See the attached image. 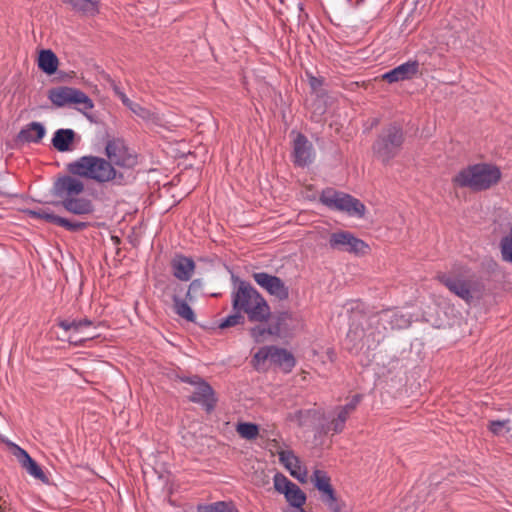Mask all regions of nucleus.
Returning <instances> with one entry per match:
<instances>
[{
  "instance_id": "obj_14",
  "label": "nucleus",
  "mask_w": 512,
  "mask_h": 512,
  "mask_svg": "<svg viewBox=\"0 0 512 512\" xmlns=\"http://www.w3.org/2000/svg\"><path fill=\"white\" fill-rule=\"evenodd\" d=\"M93 325V322L87 318L80 319V320H63L59 323V326L65 330L66 332H70L69 335V342L80 346L83 345V343L86 340H90L94 337V335L87 334L83 337L78 338L77 335L81 334L85 331L86 328L91 327Z\"/></svg>"
},
{
  "instance_id": "obj_33",
  "label": "nucleus",
  "mask_w": 512,
  "mask_h": 512,
  "mask_svg": "<svg viewBox=\"0 0 512 512\" xmlns=\"http://www.w3.org/2000/svg\"><path fill=\"white\" fill-rule=\"evenodd\" d=\"M285 498L292 506L291 509H303L302 506L306 501L305 493L296 484L292 485V488L287 491Z\"/></svg>"
},
{
  "instance_id": "obj_32",
  "label": "nucleus",
  "mask_w": 512,
  "mask_h": 512,
  "mask_svg": "<svg viewBox=\"0 0 512 512\" xmlns=\"http://www.w3.org/2000/svg\"><path fill=\"white\" fill-rule=\"evenodd\" d=\"M250 334L256 342L260 343V342H264L266 340L267 336H271V335L278 336L279 328L275 325H268L267 327L258 325V326L251 328Z\"/></svg>"
},
{
  "instance_id": "obj_45",
  "label": "nucleus",
  "mask_w": 512,
  "mask_h": 512,
  "mask_svg": "<svg viewBox=\"0 0 512 512\" xmlns=\"http://www.w3.org/2000/svg\"><path fill=\"white\" fill-rule=\"evenodd\" d=\"M309 84L313 90H318L322 86V80L310 75L309 76Z\"/></svg>"
},
{
  "instance_id": "obj_23",
  "label": "nucleus",
  "mask_w": 512,
  "mask_h": 512,
  "mask_svg": "<svg viewBox=\"0 0 512 512\" xmlns=\"http://www.w3.org/2000/svg\"><path fill=\"white\" fill-rule=\"evenodd\" d=\"M22 467L34 478L39 480H45L46 476L41 467L33 460L30 455L22 448L17 447L15 453Z\"/></svg>"
},
{
  "instance_id": "obj_20",
  "label": "nucleus",
  "mask_w": 512,
  "mask_h": 512,
  "mask_svg": "<svg viewBox=\"0 0 512 512\" xmlns=\"http://www.w3.org/2000/svg\"><path fill=\"white\" fill-rule=\"evenodd\" d=\"M378 316L384 329H405L411 324L410 316L396 310H384L381 311Z\"/></svg>"
},
{
  "instance_id": "obj_17",
  "label": "nucleus",
  "mask_w": 512,
  "mask_h": 512,
  "mask_svg": "<svg viewBox=\"0 0 512 512\" xmlns=\"http://www.w3.org/2000/svg\"><path fill=\"white\" fill-rule=\"evenodd\" d=\"M195 267L193 259L183 255H175L170 261L173 276L183 282H187L192 278Z\"/></svg>"
},
{
  "instance_id": "obj_16",
  "label": "nucleus",
  "mask_w": 512,
  "mask_h": 512,
  "mask_svg": "<svg viewBox=\"0 0 512 512\" xmlns=\"http://www.w3.org/2000/svg\"><path fill=\"white\" fill-rule=\"evenodd\" d=\"M294 163L300 167H304L312 163L314 159L313 145L302 134H298L294 140Z\"/></svg>"
},
{
  "instance_id": "obj_4",
  "label": "nucleus",
  "mask_w": 512,
  "mask_h": 512,
  "mask_svg": "<svg viewBox=\"0 0 512 512\" xmlns=\"http://www.w3.org/2000/svg\"><path fill=\"white\" fill-rule=\"evenodd\" d=\"M437 279L451 293L464 300L467 304L472 303L474 299H479L483 291L482 283L475 275L469 272L439 273Z\"/></svg>"
},
{
  "instance_id": "obj_38",
  "label": "nucleus",
  "mask_w": 512,
  "mask_h": 512,
  "mask_svg": "<svg viewBox=\"0 0 512 512\" xmlns=\"http://www.w3.org/2000/svg\"><path fill=\"white\" fill-rule=\"evenodd\" d=\"M500 248L503 260L512 263V227L510 233L501 239Z\"/></svg>"
},
{
  "instance_id": "obj_44",
  "label": "nucleus",
  "mask_w": 512,
  "mask_h": 512,
  "mask_svg": "<svg viewBox=\"0 0 512 512\" xmlns=\"http://www.w3.org/2000/svg\"><path fill=\"white\" fill-rule=\"evenodd\" d=\"M114 90V93L119 97V99L122 101V103L128 107V105H130V103L132 102L127 96L126 94L118 87V86H114L113 88Z\"/></svg>"
},
{
  "instance_id": "obj_1",
  "label": "nucleus",
  "mask_w": 512,
  "mask_h": 512,
  "mask_svg": "<svg viewBox=\"0 0 512 512\" xmlns=\"http://www.w3.org/2000/svg\"><path fill=\"white\" fill-rule=\"evenodd\" d=\"M233 311L246 314L249 321L263 323L270 319L271 310L265 298L249 283L241 281L232 293Z\"/></svg>"
},
{
  "instance_id": "obj_30",
  "label": "nucleus",
  "mask_w": 512,
  "mask_h": 512,
  "mask_svg": "<svg viewBox=\"0 0 512 512\" xmlns=\"http://www.w3.org/2000/svg\"><path fill=\"white\" fill-rule=\"evenodd\" d=\"M136 116L146 122L156 123L159 121L158 114L150 108L144 107L139 103L131 102L127 107Z\"/></svg>"
},
{
  "instance_id": "obj_13",
  "label": "nucleus",
  "mask_w": 512,
  "mask_h": 512,
  "mask_svg": "<svg viewBox=\"0 0 512 512\" xmlns=\"http://www.w3.org/2000/svg\"><path fill=\"white\" fill-rule=\"evenodd\" d=\"M28 213L33 218L43 219L46 222L63 227L66 230L71 231V232L82 231V230L86 229L88 226L87 222L70 221L69 219L57 216L52 211H50V209H48V208H39V209L29 210Z\"/></svg>"
},
{
  "instance_id": "obj_31",
  "label": "nucleus",
  "mask_w": 512,
  "mask_h": 512,
  "mask_svg": "<svg viewBox=\"0 0 512 512\" xmlns=\"http://www.w3.org/2000/svg\"><path fill=\"white\" fill-rule=\"evenodd\" d=\"M320 499L330 512H348L345 502L337 496L335 491L321 496Z\"/></svg>"
},
{
  "instance_id": "obj_7",
  "label": "nucleus",
  "mask_w": 512,
  "mask_h": 512,
  "mask_svg": "<svg viewBox=\"0 0 512 512\" xmlns=\"http://www.w3.org/2000/svg\"><path fill=\"white\" fill-rule=\"evenodd\" d=\"M49 100L57 107L76 105L80 112L93 109V101L81 90L72 87L53 88L48 93Z\"/></svg>"
},
{
  "instance_id": "obj_19",
  "label": "nucleus",
  "mask_w": 512,
  "mask_h": 512,
  "mask_svg": "<svg viewBox=\"0 0 512 512\" xmlns=\"http://www.w3.org/2000/svg\"><path fill=\"white\" fill-rule=\"evenodd\" d=\"M190 401L203 405L207 411L214 409L216 398L212 387L204 380L194 386V391L189 397Z\"/></svg>"
},
{
  "instance_id": "obj_21",
  "label": "nucleus",
  "mask_w": 512,
  "mask_h": 512,
  "mask_svg": "<svg viewBox=\"0 0 512 512\" xmlns=\"http://www.w3.org/2000/svg\"><path fill=\"white\" fill-rule=\"evenodd\" d=\"M60 204L66 211L78 216L90 215L94 212L92 201L86 197H74L60 201Z\"/></svg>"
},
{
  "instance_id": "obj_43",
  "label": "nucleus",
  "mask_w": 512,
  "mask_h": 512,
  "mask_svg": "<svg viewBox=\"0 0 512 512\" xmlns=\"http://www.w3.org/2000/svg\"><path fill=\"white\" fill-rule=\"evenodd\" d=\"M202 280L200 279H195L193 280L189 287H188V290L186 292V298L189 299V300H192V297H191V292L192 291H197L198 289H201L202 288Z\"/></svg>"
},
{
  "instance_id": "obj_42",
  "label": "nucleus",
  "mask_w": 512,
  "mask_h": 512,
  "mask_svg": "<svg viewBox=\"0 0 512 512\" xmlns=\"http://www.w3.org/2000/svg\"><path fill=\"white\" fill-rule=\"evenodd\" d=\"M362 396L360 394L354 395L351 400L345 404L344 406L338 407L344 414L350 416L357 408L358 404L361 402Z\"/></svg>"
},
{
  "instance_id": "obj_9",
  "label": "nucleus",
  "mask_w": 512,
  "mask_h": 512,
  "mask_svg": "<svg viewBox=\"0 0 512 512\" xmlns=\"http://www.w3.org/2000/svg\"><path fill=\"white\" fill-rule=\"evenodd\" d=\"M329 246L334 250L348 252L355 255L365 254L368 245L348 231H337L330 235Z\"/></svg>"
},
{
  "instance_id": "obj_10",
  "label": "nucleus",
  "mask_w": 512,
  "mask_h": 512,
  "mask_svg": "<svg viewBox=\"0 0 512 512\" xmlns=\"http://www.w3.org/2000/svg\"><path fill=\"white\" fill-rule=\"evenodd\" d=\"M106 155L113 166L124 168H132L137 164L136 156L129 151L124 141L121 139H113L107 142L105 147Z\"/></svg>"
},
{
  "instance_id": "obj_28",
  "label": "nucleus",
  "mask_w": 512,
  "mask_h": 512,
  "mask_svg": "<svg viewBox=\"0 0 512 512\" xmlns=\"http://www.w3.org/2000/svg\"><path fill=\"white\" fill-rule=\"evenodd\" d=\"M38 66L43 72L54 74L58 68V58L51 50H42L38 57Z\"/></svg>"
},
{
  "instance_id": "obj_41",
  "label": "nucleus",
  "mask_w": 512,
  "mask_h": 512,
  "mask_svg": "<svg viewBox=\"0 0 512 512\" xmlns=\"http://www.w3.org/2000/svg\"><path fill=\"white\" fill-rule=\"evenodd\" d=\"M244 322V317L241 312H235L227 316L219 325L220 328L233 327Z\"/></svg>"
},
{
  "instance_id": "obj_35",
  "label": "nucleus",
  "mask_w": 512,
  "mask_h": 512,
  "mask_svg": "<svg viewBox=\"0 0 512 512\" xmlns=\"http://www.w3.org/2000/svg\"><path fill=\"white\" fill-rule=\"evenodd\" d=\"M100 0H70V4L75 10L87 14H95L98 12Z\"/></svg>"
},
{
  "instance_id": "obj_40",
  "label": "nucleus",
  "mask_w": 512,
  "mask_h": 512,
  "mask_svg": "<svg viewBox=\"0 0 512 512\" xmlns=\"http://www.w3.org/2000/svg\"><path fill=\"white\" fill-rule=\"evenodd\" d=\"M291 319V314L288 312H281L272 317L269 325H275L279 328V335L287 329L286 322Z\"/></svg>"
},
{
  "instance_id": "obj_24",
  "label": "nucleus",
  "mask_w": 512,
  "mask_h": 512,
  "mask_svg": "<svg viewBox=\"0 0 512 512\" xmlns=\"http://www.w3.org/2000/svg\"><path fill=\"white\" fill-rule=\"evenodd\" d=\"M45 134V127L41 123L32 122L20 131L19 138L26 142L39 143Z\"/></svg>"
},
{
  "instance_id": "obj_34",
  "label": "nucleus",
  "mask_w": 512,
  "mask_h": 512,
  "mask_svg": "<svg viewBox=\"0 0 512 512\" xmlns=\"http://www.w3.org/2000/svg\"><path fill=\"white\" fill-rule=\"evenodd\" d=\"M197 512H238L232 502L218 501L211 504L198 505Z\"/></svg>"
},
{
  "instance_id": "obj_25",
  "label": "nucleus",
  "mask_w": 512,
  "mask_h": 512,
  "mask_svg": "<svg viewBox=\"0 0 512 512\" xmlns=\"http://www.w3.org/2000/svg\"><path fill=\"white\" fill-rule=\"evenodd\" d=\"M75 137V132L72 129H58L52 138V144L60 152H65L70 149V145Z\"/></svg>"
},
{
  "instance_id": "obj_47",
  "label": "nucleus",
  "mask_w": 512,
  "mask_h": 512,
  "mask_svg": "<svg viewBox=\"0 0 512 512\" xmlns=\"http://www.w3.org/2000/svg\"><path fill=\"white\" fill-rule=\"evenodd\" d=\"M357 337H358V335H357V331H354V330L350 329V330H349V332L347 333V338H348V339H352V340H354V339H356Z\"/></svg>"
},
{
  "instance_id": "obj_36",
  "label": "nucleus",
  "mask_w": 512,
  "mask_h": 512,
  "mask_svg": "<svg viewBox=\"0 0 512 512\" xmlns=\"http://www.w3.org/2000/svg\"><path fill=\"white\" fill-rule=\"evenodd\" d=\"M336 416L330 420L327 424V431H333L334 433H340L345 428V423L348 419V415L344 414L340 409L335 410Z\"/></svg>"
},
{
  "instance_id": "obj_37",
  "label": "nucleus",
  "mask_w": 512,
  "mask_h": 512,
  "mask_svg": "<svg viewBox=\"0 0 512 512\" xmlns=\"http://www.w3.org/2000/svg\"><path fill=\"white\" fill-rule=\"evenodd\" d=\"M237 433L244 439L253 440L257 438L259 434V428L256 424L242 422L236 427Z\"/></svg>"
},
{
  "instance_id": "obj_27",
  "label": "nucleus",
  "mask_w": 512,
  "mask_h": 512,
  "mask_svg": "<svg viewBox=\"0 0 512 512\" xmlns=\"http://www.w3.org/2000/svg\"><path fill=\"white\" fill-rule=\"evenodd\" d=\"M311 481L319 491L320 497L335 491L330 483V477L323 470H314Z\"/></svg>"
},
{
  "instance_id": "obj_3",
  "label": "nucleus",
  "mask_w": 512,
  "mask_h": 512,
  "mask_svg": "<svg viewBox=\"0 0 512 512\" xmlns=\"http://www.w3.org/2000/svg\"><path fill=\"white\" fill-rule=\"evenodd\" d=\"M70 174L93 180L97 183H106L116 178V170L106 159L86 155L82 156L67 165Z\"/></svg>"
},
{
  "instance_id": "obj_18",
  "label": "nucleus",
  "mask_w": 512,
  "mask_h": 512,
  "mask_svg": "<svg viewBox=\"0 0 512 512\" xmlns=\"http://www.w3.org/2000/svg\"><path fill=\"white\" fill-rule=\"evenodd\" d=\"M166 289L171 292L175 313L187 321L194 322L195 314L193 310L188 303L179 296L183 291V287L178 283L172 282L167 285Z\"/></svg>"
},
{
  "instance_id": "obj_5",
  "label": "nucleus",
  "mask_w": 512,
  "mask_h": 512,
  "mask_svg": "<svg viewBox=\"0 0 512 512\" xmlns=\"http://www.w3.org/2000/svg\"><path fill=\"white\" fill-rule=\"evenodd\" d=\"M404 133L400 126L390 124L384 128L373 143L374 156L384 165H388L402 149Z\"/></svg>"
},
{
  "instance_id": "obj_8",
  "label": "nucleus",
  "mask_w": 512,
  "mask_h": 512,
  "mask_svg": "<svg viewBox=\"0 0 512 512\" xmlns=\"http://www.w3.org/2000/svg\"><path fill=\"white\" fill-rule=\"evenodd\" d=\"M267 360L279 366L284 372H290L295 366V359L290 352L274 346L262 347L255 353L253 357L255 368L262 369Z\"/></svg>"
},
{
  "instance_id": "obj_11",
  "label": "nucleus",
  "mask_w": 512,
  "mask_h": 512,
  "mask_svg": "<svg viewBox=\"0 0 512 512\" xmlns=\"http://www.w3.org/2000/svg\"><path fill=\"white\" fill-rule=\"evenodd\" d=\"M84 189L83 181L72 174L58 178L53 184V194L61 201L80 196Z\"/></svg>"
},
{
  "instance_id": "obj_15",
  "label": "nucleus",
  "mask_w": 512,
  "mask_h": 512,
  "mask_svg": "<svg viewBox=\"0 0 512 512\" xmlns=\"http://www.w3.org/2000/svg\"><path fill=\"white\" fill-rule=\"evenodd\" d=\"M419 73V62L416 60L407 61L382 75L383 80L388 83H395L410 80Z\"/></svg>"
},
{
  "instance_id": "obj_26",
  "label": "nucleus",
  "mask_w": 512,
  "mask_h": 512,
  "mask_svg": "<svg viewBox=\"0 0 512 512\" xmlns=\"http://www.w3.org/2000/svg\"><path fill=\"white\" fill-rule=\"evenodd\" d=\"M318 418V412L314 409L298 410L288 415V419L300 427H309Z\"/></svg>"
},
{
  "instance_id": "obj_46",
  "label": "nucleus",
  "mask_w": 512,
  "mask_h": 512,
  "mask_svg": "<svg viewBox=\"0 0 512 512\" xmlns=\"http://www.w3.org/2000/svg\"><path fill=\"white\" fill-rule=\"evenodd\" d=\"M181 380L185 383H189L190 385L195 386L198 383H200V381L203 379L197 375H194V376H189V377H183V378H181Z\"/></svg>"
},
{
  "instance_id": "obj_29",
  "label": "nucleus",
  "mask_w": 512,
  "mask_h": 512,
  "mask_svg": "<svg viewBox=\"0 0 512 512\" xmlns=\"http://www.w3.org/2000/svg\"><path fill=\"white\" fill-rule=\"evenodd\" d=\"M487 428L495 436L512 440V419L491 420Z\"/></svg>"
},
{
  "instance_id": "obj_12",
  "label": "nucleus",
  "mask_w": 512,
  "mask_h": 512,
  "mask_svg": "<svg viewBox=\"0 0 512 512\" xmlns=\"http://www.w3.org/2000/svg\"><path fill=\"white\" fill-rule=\"evenodd\" d=\"M255 282L267 291L271 296L278 300H286L289 297V288L277 276L270 275L265 272H257L253 274Z\"/></svg>"
},
{
  "instance_id": "obj_2",
  "label": "nucleus",
  "mask_w": 512,
  "mask_h": 512,
  "mask_svg": "<svg viewBox=\"0 0 512 512\" xmlns=\"http://www.w3.org/2000/svg\"><path fill=\"white\" fill-rule=\"evenodd\" d=\"M500 178L501 172L498 167L487 163H479L462 169L453 177L452 181L458 187L482 191L497 184Z\"/></svg>"
},
{
  "instance_id": "obj_6",
  "label": "nucleus",
  "mask_w": 512,
  "mask_h": 512,
  "mask_svg": "<svg viewBox=\"0 0 512 512\" xmlns=\"http://www.w3.org/2000/svg\"><path fill=\"white\" fill-rule=\"evenodd\" d=\"M320 202L332 210H337L362 218L365 214V205L353 196L333 188H327L320 195Z\"/></svg>"
},
{
  "instance_id": "obj_22",
  "label": "nucleus",
  "mask_w": 512,
  "mask_h": 512,
  "mask_svg": "<svg viewBox=\"0 0 512 512\" xmlns=\"http://www.w3.org/2000/svg\"><path fill=\"white\" fill-rule=\"evenodd\" d=\"M279 460L294 478L302 483L306 481L307 471L302 468L299 459L292 451H281L279 453Z\"/></svg>"
},
{
  "instance_id": "obj_39",
  "label": "nucleus",
  "mask_w": 512,
  "mask_h": 512,
  "mask_svg": "<svg viewBox=\"0 0 512 512\" xmlns=\"http://www.w3.org/2000/svg\"><path fill=\"white\" fill-rule=\"evenodd\" d=\"M294 484L295 483L291 482L283 474L277 473L274 476V487H275V490L278 491L279 493H282L285 495L287 493V491H289L290 488H292V485H294Z\"/></svg>"
}]
</instances>
